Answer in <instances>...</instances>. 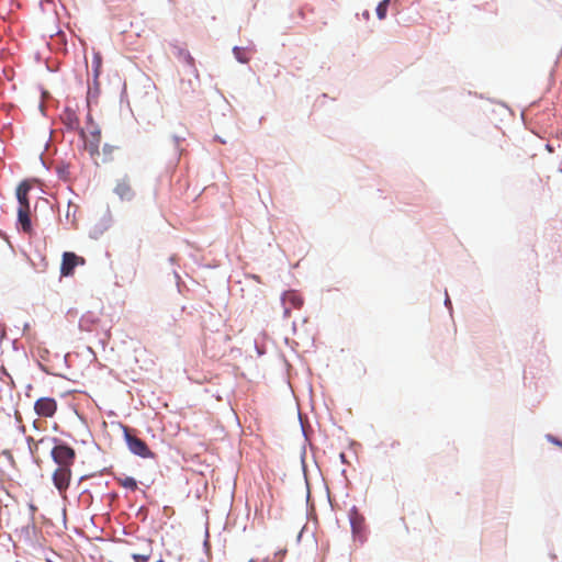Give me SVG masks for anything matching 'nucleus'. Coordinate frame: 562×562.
I'll return each mask as SVG.
<instances>
[{
  "label": "nucleus",
  "mask_w": 562,
  "mask_h": 562,
  "mask_svg": "<svg viewBox=\"0 0 562 562\" xmlns=\"http://www.w3.org/2000/svg\"><path fill=\"white\" fill-rule=\"evenodd\" d=\"M27 440L32 453L37 451L40 445L49 440L53 441L55 445L52 448L50 454L57 467L71 468L74 465L77 454L75 449L67 443L61 441L58 442L56 438H42L38 441H34V439L30 437Z\"/></svg>",
  "instance_id": "obj_1"
},
{
  "label": "nucleus",
  "mask_w": 562,
  "mask_h": 562,
  "mask_svg": "<svg viewBox=\"0 0 562 562\" xmlns=\"http://www.w3.org/2000/svg\"><path fill=\"white\" fill-rule=\"evenodd\" d=\"M123 432L126 445L132 453L144 459L154 458L155 454L147 443L143 439L133 435L127 426L123 427Z\"/></svg>",
  "instance_id": "obj_2"
},
{
  "label": "nucleus",
  "mask_w": 562,
  "mask_h": 562,
  "mask_svg": "<svg viewBox=\"0 0 562 562\" xmlns=\"http://www.w3.org/2000/svg\"><path fill=\"white\" fill-rule=\"evenodd\" d=\"M180 57L182 58L183 63L187 66V72L190 76L188 79V82L186 83L184 79H181V90L184 93H189L194 90L196 86V81L199 79V72L194 64V58L190 55L189 52L180 50L179 52Z\"/></svg>",
  "instance_id": "obj_3"
},
{
  "label": "nucleus",
  "mask_w": 562,
  "mask_h": 562,
  "mask_svg": "<svg viewBox=\"0 0 562 562\" xmlns=\"http://www.w3.org/2000/svg\"><path fill=\"white\" fill-rule=\"evenodd\" d=\"M89 121L91 122V126L88 128V134L85 130H80V135L85 139V148L89 151L90 156L95 159L100 154L101 131L92 124L90 116Z\"/></svg>",
  "instance_id": "obj_4"
},
{
  "label": "nucleus",
  "mask_w": 562,
  "mask_h": 562,
  "mask_svg": "<svg viewBox=\"0 0 562 562\" xmlns=\"http://www.w3.org/2000/svg\"><path fill=\"white\" fill-rule=\"evenodd\" d=\"M71 476V468L57 467L53 472L52 480L54 486L57 488L60 495H65L67 492L70 485Z\"/></svg>",
  "instance_id": "obj_5"
},
{
  "label": "nucleus",
  "mask_w": 562,
  "mask_h": 562,
  "mask_svg": "<svg viewBox=\"0 0 562 562\" xmlns=\"http://www.w3.org/2000/svg\"><path fill=\"white\" fill-rule=\"evenodd\" d=\"M283 316L290 317L292 310H300L303 306V297L294 290H290L282 295Z\"/></svg>",
  "instance_id": "obj_6"
},
{
  "label": "nucleus",
  "mask_w": 562,
  "mask_h": 562,
  "mask_svg": "<svg viewBox=\"0 0 562 562\" xmlns=\"http://www.w3.org/2000/svg\"><path fill=\"white\" fill-rule=\"evenodd\" d=\"M85 265V259L77 256L75 252L66 251L63 254L60 265V274L64 277L71 276L77 266Z\"/></svg>",
  "instance_id": "obj_7"
},
{
  "label": "nucleus",
  "mask_w": 562,
  "mask_h": 562,
  "mask_svg": "<svg viewBox=\"0 0 562 562\" xmlns=\"http://www.w3.org/2000/svg\"><path fill=\"white\" fill-rule=\"evenodd\" d=\"M35 413L45 418L53 417L57 411V403L53 397H41L34 404Z\"/></svg>",
  "instance_id": "obj_8"
},
{
  "label": "nucleus",
  "mask_w": 562,
  "mask_h": 562,
  "mask_svg": "<svg viewBox=\"0 0 562 562\" xmlns=\"http://www.w3.org/2000/svg\"><path fill=\"white\" fill-rule=\"evenodd\" d=\"M114 192L119 195V198L121 200H125V201H131L135 195V193L132 189V186H131L128 179H126V178L117 181V183L114 188Z\"/></svg>",
  "instance_id": "obj_9"
},
{
  "label": "nucleus",
  "mask_w": 562,
  "mask_h": 562,
  "mask_svg": "<svg viewBox=\"0 0 562 562\" xmlns=\"http://www.w3.org/2000/svg\"><path fill=\"white\" fill-rule=\"evenodd\" d=\"M32 189V182L30 180L22 181L16 188V199L19 206H30L29 193Z\"/></svg>",
  "instance_id": "obj_10"
},
{
  "label": "nucleus",
  "mask_w": 562,
  "mask_h": 562,
  "mask_svg": "<svg viewBox=\"0 0 562 562\" xmlns=\"http://www.w3.org/2000/svg\"><path fill=\"white\" fill-rule=\"evenodd\" d=\"M18 221L22 226L23 232L31 233L32 224L30 218V206H19Z\"/></svg>",
  "instance_id": "obj_11"
},
{
  "label": "nucleus",
  "mask_w": 562,
  "mask_h": 562,
  "mask_svg": "<svg viewBox=\"0 0 562 562\" xmlns=\"http://www.w3.org/2000/svg\"><path fill=\"white\" fill-rule=\"evenodd\" d=\"M114 480L116 481V483L126 488V490H130V491H136L137 490V482L134 477H131V476H123V475H120V476H114Z\"/></svg>",
  "instance_id": "obj_12"
},
{
  "label": "nucleus",
  "mask_w": 562,
  "mask_h": 562,
  "mask_svg": "<svg viewBox=\"0 0 562 562\" xmlns=\"http://www.w3.org/2000/svg\"><path fill=\"white\" fill-rule=\"evenodd\" d=\"M63 120L69 128H71V130L79 128V120L74 111H66L63 115Z\"/></svg>",
  "instance_id": "obj_13"
},
{
  "label": "nucleus",
  "mask_w": 562,
  "mask_h": 562,
  "mask_svg": "<svg viewBox=\"0 0 562 562\" xmlns=\"http://www.w3.org/2000/svg\"><path fill=\"white\" fill-rule=\"evenodd\" d=\"M391 0H382L376 7V15L380 20L385 19Z\"/></svg>",
  "instance_id": "obj_14"
},
{
  "label": "nucleus",
  "mask_w": 562,
  "mask_h": 562,
  "mask_svg": "<svg viewBox=\"0 0 562 562\" xmlns=\"http://www.w3.org/2000/svg\"><path fill=\"white\" fill-rule=\"evenodd\" d=\"M419 519L422 521V527H419L418 530H422L423 528L424 529H429L430 528V526H431V518H430L428 513L420 512L419 513ZM413 529L417 530V527L414 526Z\"/></svg>",
  "instance_id": "obj_15"
},
{
  "label": "nucleus",
  "mask_w": 562,
  "mask_h": 562,
  "mask_svg": "<svg viewBox=\"0 0 562 562\" xmlns=\"http://www.w3.org/2000/svg\"><path fill=\"white\" fill-rule=\"evenodd\" d=\"M132 558H133L134 562H149L150 552L133 553Z\"/></svg>",
  "instance_id": "obj_16"
},
{
  "label": "nucleus",
  "mask_w": 562,
  "mask_h": 562,
  "mask_svg": "<svg viewBox=\"0 0 562 562\" xmlns=\"http://www.w3.org/2000/svg\"><path fill=\"white\" fill-rule=\"evenodd\" d=\"M234 53H235V55H236V57H237V59H238L239 61H241V63H246V61L248 60L246 57H243V54H240V53H241V49H240V48L235 47V48H234Z\"/></svg>",
  "instance_id": "obj_17"
},
{
  "label": "nucleus",
  "mask_w": 562,
  "mask_h": 562,
  "mask_svg": "<svg viewBox=\"0 0 562 562\" xmlns=\"http://www.w3.org/2000/svg\"><path fill=\"white\" fill-rule=\"evenodd\" d=\"M285 552H286L285 550L277 552L274 554L273 562H282V559H283Z\"/></svg>",
  "instance_id": "obj_18"
},
{
  "label": "nucleus",
  "mask_w": 562,
  "mask_h": 562,
  "mask_svg": "<svg viewBox=\"0 0 562 562\" xmlns=\"http://www.w3.org/2000/svg\"><path fill=\"white\" fill-rule=\"evenodd\" d=\"M0 459H5L7 461H11L12 460V456L9 451H3L0 453Z\"/></svg>",
  "instance_id": "obj_19"
},
{
  "label": "nucleus",
  "mask_w": 562,
  "mask_h": 562,
  "mask_svg": "<svg viewBox=\"0 0 562 562\" xmlns=\"http://www.w3.org/2000/svg\"><path fill=\"white\" fill-rule=\"evenodd\" d=\"M547 438H548L551 442H553L554 445H557V446H562V442H561L560 440H558L557 438H554L553 436L548 435V436H547Z\"/></svg>",
  "instance_id": "obj_20"
},
{
  "label": "nucleus",
  "mask_w": 562,
  "mask_h": 562,
  "mask_svg": "<svg viewBox=\"0 0 562 562\" xmlns=\"http://www.w3.org/2000/svg\"><path fill=\"white\" fill-rule=\"evenodd\" d=\"M111 149H112V148H111L109 145H104V147H103V151H104L105 154H108V153L110 154V153H111Z\"/></svg>",
  "instance_id": "obj_21"
},
{
  "label": "nucleus",
  "mask_w": 562,
  "mask_h": 562,
  "mask_svg": "<svg viewBox=\"0 0 562 562\" xmlns=\"http://www.w3.org/2000/svg\"><path fill=\"white\" fill-rule=\"evenodd\" d=\"M351 525H352L353 529H356V521L353 518H351Z\"/></svg>",
  "instance_id": "obj_22"
},
{
  "label": "nucleus",
  "mask_w": 562,
  "mask_h": 562,
  "mask_svg": "<svg viewBox=\"0 0 562 562\" xmlns=\"http://www.w3.org/2000/svg\"><path fill=\"white\" fill-rule=\"evenodd\" d=\"M363 15H364V18H366V19H368V18H369V12H368V11H366V12L363 13Z\"/></svg>",
  "instance_id": "obj_23"
},
{
  "label": "nucleus",
  "mask_w": 562,
  "mask_h": 562,
  "mask_svg": "<svg viewBox=\"0 0 562 562\" xmlns=\"http://www.w3.org/2000/svg\"><path fill=\"white\" fill-rule=\"evenodd\" d=\"M31 510L35 512L36 510V507L34 505H31L30 506Z\"/></svg>",
  "instance_id": "obj_24"
},
{
  "label": "nucleus",
  "mask_w": 562,
  "mask_h": 562,
  "mask_svg": "<svg viewBox=\"0 0 562 562\" xmlns=\"http://www.w3.org/2000/svg\"><path fill=\"white\" fill-rule=\"evenodd\" d=\"M392 446H400V442L394 441V442L392 443Z\"/></svg>",
  "instance_id": "obj_25"
}]
</instances>
